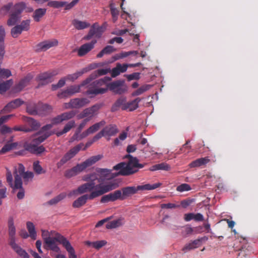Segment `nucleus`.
I'll return each instance as SVG.
<instances>
[{
	"mask_svg": "<svg viewBox=\"0 0 258 258\" xmlns=\"http://www.w3.org/2000/svg\"><path fill=\"white\" fill-rule=\"evenodd\" d=\"M75 125V122L74 120L69 121L64 126L63 130L56 133L57 137H59L70 131Z\"/></svg>",
	"mask_w": 258,
	"mask_h": 258,
	"instance_id": "obj_36",
	"label": "nucleus"
},
{
	"mask_svg": "<svg viewBox=\"0 0 258 258\" xmlns=\"http://www.w3.org/2000/svg\"><path fill=\"white\" fill-rule=\"evenodd\" d=\"M13 4L9 3L3 6L0 10V12L3 15L7 14L11 9H12Z\"/></svg>",
	"mask_w": 258,
	"mask_h": 258,
	"instance_id": "obj_62",
	"label": "nucleus"
},
{
	"mask_svg": "<svg viewBox=\"0 0 258 258\" xmlns=\"http://www.w3.org/2000/svg\"><path fill=\"white\" fill-rule=\"evenodd\" d=\"M30 20H23L20 25H18L21 30L27 31L30 29Z\"/></svg>",
	"mask_w": 258,
	"mask_h": 258,
	"instance_id": "obj_55",
	"label": "nucleus"
},
{
	"mask_svg": "<svg viewBox=\"0 0 258 258\" xmlns=\"http://www.w3.org/2000/svg\"><path fill=\"white\" fill-rule=\"evenodd\" d=\"M21 176V178L22 177L23 178L24 183L25 184H27L29 179H32L34 177V174L31 171H27L25 172L24 174H23Z\"/></svg>",
	"mask_w": 258,
	"mask_h": 258,
	"instance_id": "obj_56",
	"label": "nucleus"
},
{
	"mask_svg": "<svg viewBox=\"0 0 258 258\" xmlns=\"http://www.w3.org/2000/svg\"><path fill=\"white\" fill-rule=\"evenodd\" d=\"M117 186V184L112 182L105 184L100 183L96 184L95 183L94 189L90 191V194H85L80 197L73 202L72 206L75 208H79L84 206L88 200H93L116 188Z\"/></svg>",
	"mask_w": 258,
	"mask_h": 258,
	"instance_id": "obj_1",
	"label": "nucleus"
},
{
	"mask_svg": "<svg viewBox=\"0 0 258 258\" xmlns=\"http://www.w3.org/2000/svg\"><path fill=\"white\" fill-rule=\"evenodd\" d=\"M9 235V236H15L16 228L14 226L13 217H10L8 220Z\"/></svg>",
	"mask_w": 258,
	"mask_h": 258,
	"instance_id": "obj_47",
	"label": "nucleus"
},
{
	"mask_svg": "<svg viewBox=\"0 0 258 258\" xmlns=\"http://www.w3.org/2000/svg\"><path fill=\"white\" fill-rule=\"evenodd\" d=\"M97 179V177L95 173L85 175L83 176L82 180L87 182L79 186L77 189L70 191L68 195V197H71L75 195L83 194L93 190L95 187V181Z\"/></svg>",
	"mask_w": 258,
	"mask_h": 258,
	"instance_id": "obj_5",
	"label": "nucleus"
},
{
	"mask_svg": "<svg viewBox=\"0 0 258 258\" xmlns=\"http://www.w3.org/2000/svg\"><path fill=\"white\" fill-rule=\"evenodd\" d=\"M5 31L4 28L1 26H0V47L5 48L4 39L5 37Z\"/></svg>",
	"mask_w": 258,
	"mask_h": 258,
	"instance_id": "obj_61",
	"label": "nucleus"
},
{
	"mask_svg": "<svg viewBox=\"0 0 258 258\" xmlns=\"http://www.w3.org/2000/svg\"><path fill=\"white\" fill-rule=\"evenodd\" d=\"M53 125L51 123L43 126L37 134V137L34 139V142L36 144H40L50 136L52 133L49 130L52 127Z\"/></svg>",
	"mask_w": 258,
	"mask_h": 258,
	"instance_id": "obj_7",
	"label": "nucleus"
},
{
	"mask_svg": "<svg viewBox=\"0 0 258 258\" xmlns=\"http://www.w3.org/2000/svg\"><path fill=\"white\" fill-rule=\"evenodd\" d=\"M39 144H36L34 142V139L33 140V144L32 143H25L24 145V147L25 150L30 152L31 153H34L36 152V145H38Z\"/></svg>",
	"mask_w": 258,
	"mask_h": 258,
	"instance_id": "obj_52",
	"label": "nucleus"
},
{
	"mask_svg": "<svg viewBox=\"0 0 258 258\" xmlns=\"http://www.w3.org/2000/svg\"><path fill=\"white\" fill-rule=\"evenodd\" d=\"M109 8L112 16V21L113 23H115L118 19L119 11L116 8L115 4L112 2L110 3Z\"/></svg>",
	"mask_w": 258,
	"mask_h": 258,
	"instance_id": "obj_29",
	"label": "nucleus"
},
{
	"mask_svg": "<svg viewBox=\"0 0 258 258\" xmlns=\"http://www.w3.org/2000/svg\"><path fill=\"white\" fill-rule=\"evenodd\" d=\"M121 190H116L113 192L103 196L100 200L101 203H106L109 202H114L117 200H121Z\"/></svg>",
	"mask_w": 258,
	"mask_h": 258,
	"instance_id": "obj_15",
	"label": "nucleus"
},
{
	"mask_svg": "<svg viewBox=\"0 0 258 258\" xmlns=\"http://www.w3.org/2000/svg\"><path fill=\"white\" fill-rule=\"evenodd\" d=\"M11 76V72L8 69H0V78H7Z\"/></svg>",
	"mask_w": 258,
	"mask_h": 258,
	"instance_id": "obj_63",
	"label": "nucleus"
},
{
	"mask_svg": "<svg viewBox=\"0 0 258 258\" xmlns=\"http://www.w3.org/2000/svg\"><path fill=\"white\" fill-rule=\"evenodd\" d=\"M125 158L128 159L127 163L121 162L115 165L113 169L119 170L117 175L126 176L133 174L138 171L135 168H142L144 165L139 163V160L136 157H134L130 154L126 155Z\"/></svg>",
	"mask_w": 258,
	"mask_h": 258,
	"instance_id": "obj_3",
	"label": "nucleus"
},
{
	"mask_svg": "<svg viewBox=\"0 0 258 258\" xmlns=\"http://www.w3.org/2000/svg\"><path fill=\"white\" fill-rule=\"evenodd\" d=\"M80 86L74 85L68 87L66 89L61 90L57 94L59 98H65L69 97L76 93L80 92Z\"/></svg>",
	"mask_w": 258,
	"mask_h": 258,
	"instance_id": "obj_11",
	"label": "nucleus"
},
{
	"mask_svg": "<svg viewBox=\"0 0 258 258\" xmlns=\"http://www.w3.org/2000/svg\"><path fill=\"white\" fill-rule=\"evenodd\" d=\"M191 189L190 185L187 183H182L176 187V190L179 192L189 191Z\"/></svg>",
	"mask_w": 258,
	"mask_h": 258,
	"instance_id": "obj_60",
	"label": "nucleus"
},
{
	"mask_svg": "<svg viewBox=\"0 0 258 258\" xmlns=\"http://www.w3.org/2000/svg\"><path fill=\"white\" fill-rule=\"evenodd\" d=\"M209 161L208 157L201 158L191 162L189 165L191 168L197 167L206 165Z\"/></svg>",
	"mask_w": 258,
	"mask_h": 258,
	"instance_id": "obj_30",
	"label": "nucleus"
},
{
	"mask_svg": "<svg viewBox=\"0 0 258 258\" xmlns=\"http://www.w3.org/2000/svg\"><path fill=\"white\" fill-rule=\"evenodd\" d=\"M55 241L58 242L65 248L68 252L69 258H77L74 248L71 245L69 241L63 236L57 233L54 238L51 237L44 238V243L46 246L53 251L58 252L60 251V248L56 244Z\"/></svg>",
	"mask_w": 258,
	"mask_h": 258,
	"instance_id": "obj_2",
	"label": "nucleus"
},
{
	"mask_svg": "<svg viewBox=\"0 0 258 258\" xmlns=\"http://www.w3.org/2000/svg\"><path fill=\"white\" fill-rule=\"evenodd\" d=\"M24 120L30 126V127H26V128L30 130V132L36 130L39 127V124L36 120L31 117H26Z\"/></svg>",
	"mask_w": 258,
	"mask_h": 258,
	"instance_id": "obj_33",
	"label": "nucleus"
},
{
	"mask_svg": "<svg viewBox=\"0 0 258 258\" xmlns=\"http://www.w3.org/2000/svg\"><path fill=\"white\" fill-rule=\"evenodd\" d=\"M140 73H134L132 74L125 75L126 78L128 81L134 80H139L140 78Z\"/></svg>",
	"mask_w": 258,
	"mask_h": 258,
	"instance_id": "obj_64",
	"label": "nucleus"
},
{
	"mask_svg": "<svg viewBox=\"0 0 258 258\" xmlns=\"http://www.w3.org/2000/svg\"><path fill=\"white\" fill-rule=\"evenodd\" d=\"M98 26V25L97 23H94L91 27L89 33L92 35L94 36L95 35L97 37H100L101 36V32L100 31V28H96V27Z\"/></svg>",
	"mask_w": 258,
	"mask_h": 258,
	"instance_id": "obj_48",
	"label": "nucleus"
},
{
	"mask_svg": "<svg viewBox=\"0 0 258 258\" xmlns=\"http://www.w3.org/2000/svg\"><path fill=\"white\" fill-rule=\"evenodd\" d=\"M67 4L66 2H59L57 1H50L47 3V6L55 9L64 7Z\"/></svg>",
	"mask_w": 258,
	"mask_h": 258,
	"instance_id": "obj_49",
	"label": "nucleus"
},
{
	"mask_svg": "<svg viewBox=\"0 0 258 258\" xmlns=\"http://www.w3.org/2000/svg\"><path fill=\"white\" fill-rule=\"evenodd\" d=\"M13 189L14 190L20 189L17 195L19 199H22L24 197V190L22 187V180L21 177L18 175H15V181Z\"/></svg>",
	"mask_w": 258,
	"mask_h": 258,
	"instance_id": "obj_20",
	"label": "nucleus"
},
{
	"mask_svg": "<svg viewBox=\"0 0 258 258\" xmlns=\"http://www.w3.org/2000/svg\"><path fill=\"white\" fill-rule=\"evenodd\" d=\"M170 169V167L168 164L163 162L160 164H157L153 165L150 168V170L152 171H154L159 170L168 171Z\"/></svg>",
	"mask_w": 258,
	"mask_h": 258,
	"instance_id": "obj_37",
	"label": "nucleus"
},
{
	"mask_svg": "<svg viewBox=\"0 0 258 258\" xmlns=\"http://www.w3.org/2000/svg\"><path fill=\"white\" fill-rule=\"evenodd\" d=\"M141 101V99L140 98H137L134 100L126 102L125 105L123 107V110L128 109L130 111H133L138 108L139 103Z\"/></svg>",
	"mask_w": 258,
	"mask_h": 258,
	"instance_id": "obj_26",
	"label": "nucleus"
},
{
	"mask_svg": "<svg viewBox=\"0 0 258 258\" xmlns=\"http://www.w3.org/2000/svg\"><path fill=\"white\" fill-rule=\"evenodd\" d=\"M9 244L11 247L23 258H29L28 254L22 249L15 242V236H9Z\"/></svg>",
	"mask_w": 258,
	"mask_h": 258,
	"instance_id": "obj_12",
	"label": "nucleus"
},
{
	"mask_svg": "<svg viewBox=\"0 0 258 258\" xmlns=\"http://www.w3.org/2000/svg\"><path fill=\"white\" fill-rule=\"evenodd\" d=\"M33 170L37 174H40L45 173V171L43 169L41 165L39 164V161H35L33 163Z\"/></svg>",
	"mask_w": 258,
	"mask_h": 258,
	"instance_id": "obj_54",
	"label": "nucleus"
},
{
	"mask_svg": "<svg viewBox=\"0 0 258 258\" xmlns=\"http://www.w3.org/2000/svg\"><path fill=\"white\" fill-rule=\"evenodd\" d=\"M57 44L58 41L56 39L46 40L37 44L35 47V50L36 52L45 51Z\"/></svg>",
	"mask_w": 258,
	"mask_h": 258,
	"instance_id": "obj_10",
	"label": "nucleus"
},
{
	"mask_svg": "<svg viewBox=\"0 0 258 258\" xmlns=\"http://www.w3.org/2000/svg\"><path fill=\"white\" fill-rule=\"evenodd\" d=\"M88 70L87 68H84L82 71L77 72L74 74L69 75L66 77L67 80H69L72 81L78 79L80 76H82L83 74L87 73Z\"/></svg>",
	"mask_w": 258,
	"mask_h": 258,
	"instance_id": "obj_41",
	"label": "nucleus"
},
{
	"mask_svg": "<svg viewBox=\"0 0 258 258\" xmlns=\"http://www.w3.org/2000/svg\"><path fill=\"white\" fill-rule=\"evenodd\" d=\"M72 24L75 28L78 30L84 29L90 26V24L86 21H81L76 19L73 21Z\"/></svg>",
	"mask_w": 258,
	"mask_h": 258,
	"instance_id": "obj_34",
	"label": "nucleus"
},
{
	"mask_svg": "<svg viewBox=\"0 0 258 258\" xmlns=\"http://www.w3.org/2000/svg\"><path fill=\"white\" fill-rule=\"evenodd\" d=\"M121 225V220L117 219L108 222L106 225L107 229H113L117 228Z\"/></svg>",
	"mask_w": 258,
	"mask_h": 258,
	"instance_id": "obj_53",
	"label": "nucleus"
},
{
	"mask_svg": "<svg viewBox=\"0 0 258 258\" xmlns=\"http://www.w3.org/2000/svg\"><path fill=\"white\" fill-rule=\"evenodd\" d=\"M26 227L30 237L32 239L35 240L37 238V233L34 224L30 221H28L26 223Z\"/></svg>",
	"mask_w": 258,
	"mask_h": 258,
	"instance_id": "obj_32",
	"label": "nucleus"
},
{
	"mask_svg": "<svg viewBox=\"0 0 258 258\" xmlns=\"http://www.w3.org/2000/svg\"><path fill=\"white\" fill-rule=\"evenodd\" d=\"M11 13H12L10 15V18L7 21V24L9 26L15 25L21 18L20 15L13 12Z\"/></svg>",
	"mask_w": 258,
	"mask_h": 258,
	"instance_id": "obj_40",
	"label": "nucleus"
},
{
	"mask_svg": "<svg viewBox=\"0 0 258 258\" xmlns=\"http://www.w3.org/2000/svg\"><path fill=\"white\" fill-rule=\"evenodd\" d=\"M105 124V121L104 120H102L99 122L96 123L87 129L88 132L89 133V134H93L98 131L100 127L104 125Z\"/></svg>",
	"mask_w": 258,
	"mask_h": 258,
	"instance_id": "obj_43",
	"label": "nucleus"
},
{
	"mask_svg": "<svg viewBox=\"0 0 258 258\" xmlns=\"http://www.w3.org/2000/svg\"><path fill=\"white\" fill-rule=\"evenodd\" d=\"M106 86L107 87L106 88L88 90L86 92V94L88 95L91 94H103L109 90L115 94L121 95L126 92L127 90V87L123 80H119L112 82L108 83Z\"/></svg>",
	"mask_w": 258,
	"mask_h": 258,
	"instance_id": "obj_4",
	"label": "nucleus"
},
{
	"mask_svg": "<svg viewBox=\"0 0 258 258\" xmlns=\"http://www.w3.org/2000/svg\"><path fill=\"white\" fill-rule=\"evenodd\" d=\"M66 77L60 79L57 84L52 85V90L54 91L59 88L63 87L66 83Z\"/></svg>",
	"mask_w": 258,
	"mask_h": 258,
	"instance_id": "obj_59",
	"label": "nucleus"
},
{
	"mask_svg": "<svg viewBox=\"0 0 258 258\" xmlns=\"http://www.w3.org/2000/svg\"><path fill=\"white\" fill-rule=\"evenodd\" d=\"M32 79V76L30 75H27L26 77L22 79L19 83L15 86V90L16 92H20L22 89L27 86L30 81Z\"/></svg>",
	"mask_w": 258,
	"mask_h": 258,
	"instance_id": "obj_25",
	"label": "nucleus"
},
{
	"mask_svg": "<svg viewBox=\"0 0 258 258\" xmlns=\"http://www.w3.org/2000/svg\"><path fill=\"white\" fill-rule=\"evenodd\" d=\"M203 238L198 239L192 241V242L185 245L182 249V251L185 252L187 250H190L191 249L198 247L201 245V242Z\"/></svg>",
	"mask_w": 258,
	"mask_h": 258,
	"instance_id": "obj_28",
	"label": "nucleus"
},
{
	"mask_svg": "<svg viewBox=\"0 0 258 258\" xmlns=\"http://www.w3.org/2000/svg\"><path fill=\"white\" fill-rule=\"evenodd\" d=\"M11 32L13 37L17 38L19 35L22 33V31L20 28V27L17 25L11 29Z\"/></svg>",
	"mask_w": 258,
	"mask_h": 258,
	"instance_id": "obj_58",
	"label": "nucleus"
},
{
	"mask_svg": "<svg viewBox=\"0 0 258 258\" xmlns=\"http://www.w3.org/2000/svg\"><path fill=\"white\" fill-rule=\"evenodd\" d=\"M102 156L98 155L96 156H92L89 159L85 160L84 162L78 164L76 166L73 167L72 168L74 170L76 175L84 171L87 167L95 164L96 162L100 160Z\"/></svg>",
	"mask_w": 258,
	"mask_h": 258,
	"instance_id": "obj_6",
	"label": "nucleus"
},
{
	"mask_svg": "<svg viewBox=\"0 0 258 258\" xmlns=\"http://www.w3.org/2000/svg\"><path fill=\"white\" fill-rule=\"evenodd\" d=\"M17 143H14L11 144H7L5 145L0 150V154H3L7 152L10 151L11 150L15 148L17 146Z\"/></svg>",
	"mask_w": 258,
	"mask_h": 258,
	"instance_id": "obj_51",
	"label": "nucleus"
},
{
	"mask_svg": "<svg viewBox=\"0 0 258 258\" xmlns=\"http://www.w3.org/2000/svg\"><path fill=\"white\" fill-rule=\"evenodd\" d=\"M76 111L71 110L70 111L62 113L51 119V122L53 125H55L62 122L63 121L68 120L73 118L76 114Z\"/></svg>",
	"mask_w": 258,
	"mask_h": 258,
	"instance_id": "obj_9",
	"label": "nucleus"
},
{
	"mask_svg": "<svg viewBox=\"0 0 258 258\" xmlns=\"http://www.w3.org/2000/svg\"><path fill=\"white\" fill-rule=\"evenodd\" d=\"M13 83L12 80L11 79L0 83V94H3L8 90L12 86Z\"/></svg>",
	"mask_w": 258,
	"mask_h": 258,
	"instance_id": "obj_46",
	"label": "nucleus"
},
{
	"mask_svg": "<svg viewBox=\"0 0 258 258\" xmlns=\"http://www.w3.org/2000/svg\"><path fill=\"white\" fill-rule=\"evenodd\" d=\"M116 50L112 46L107 45L97 55L98 58L102 57L104 54H110Z\"/></svg>",
	"mask_w": 258,
	"mask_h": 258,
	"instance_id": "obj_44",
	"label": "nucleus"
},
{
	"mask_svg": "<svg viewBox=\"0 0 258 258\" xmlns=\"http://www.w3.org/2000/svg\"><path fill=\"white\" fill-rule=\"evenodd\" d=\"M101 131L104 134V137H108L114 136L118 132L116 125L114 124H109Z\"/></svg>",
	"mask_w": 258,
	"mask_h": 258,
	"instance_id": "obj_23",
	"label": "nucleus"
},
{
	"mask_svg": "<svg viewBox=\"0 0 258 258\" xmlns=\"http://www.w3.org/2000/svg\"><path fill=\"white\" fill-rule=\"evenodd\" d=\"M25 102L21 99H16L9 103H8L2 110L3 113L10 112L13 110L18 108L22 104H24Z\"/></svg>",
	"mask_w": 258,
	"mask_h": 258,
	"instance_id": "obj_13",
	"label": "nucleus"
},
{
	"mask_svg": "<svg viewBox=\"0 0 258 258\" xmlns=\"http://www.w3.org/2000/svg\"><path fill=\"white\" fill-rule=\"evenodd\" d=\"M38 103L28 102L26 103V111L30 115H36L38 114Z\"/></svg>",
	"mask_w": 258,
	"mask_h": 258,
	"instance_id": "obj_27",
	"label": "nucleus"
},
{
	"mask_svg": "<svg viewBox=\"0 0 258 258\" xmlns=\"http://www.w3.org/2000/svg\"><path fill=\"white\" fill-rule=\"evenodd\" d=\"M90 101L86 98H75L71 99V104L73 108H80L88 104Z\"/></svg>",
	"mask_w": 258,
	"mask_h": 258,
	"instance_id": "obj_24",
	"label": "nucleus"
},
{
	"mask_svg": "<svg viewBox=\"0 0 258 258\" xmlns=\"http://www.w3.org/2000/svg\"><path fill=\"white\" fill-rule=\"evenodd\" d=\"M151 85H144L140 87L136 91H134L132 93L133 96H137L143 94L144 92L149 90L151 88Z\"/></svg>",
	"mask_w": 258,
	"mask_h": 258,
	"instance_id": "obj_42",
	"label": "nucleus"
},
{
	"mask_svg": "<svg viewBox=\"0 0 258 258\" xmlns=\"http://www.w3.org/2000/svg\"><path fill=\"white\" fill-rule=\"evenodd\" d=\"M58 74V72L56 70H53L52 71L44 72L39 74L37 79L39 81H42L44 83H42L41 84L40 83L39 84V86L40 85L46 84L49 83H50L52 81L51 79L52 77L56 76Z\"/></svg>",
	"mask_w": 258,
	"mask_h": 258,
	"instance_id": "obj_14",
	"label": "nucleus"
},
{
	"mask_svg": "<svg viewBox=\"0 0 258 258\" xmlns=\"http://www.w3.org/2000/svg\"><path fill=\"white\" fill-rule=\"evenodd\" d=\"M25 8L26 5L24 3H19L15 5L13 7H12L11 12H13L21 16V14Z\"/></svg>",
	"mask_w": 258,
	"mask_h": 258,
	"instance_id": "obj_39",
	"label": "nucleus"
},
{
	"mask_svg": "<svg viewBox=\"0 0 258 258\" xmlns=\"http://www.w3.org/2000/svg\"><path fill=\"white\" fill-rule=\"evenodd\" d=\"M81 149V146L80 145H77L76 146L71 149L64 155L62 158L58 162L57 166L59 167L70 160L80 151Z\"/></svg>",
	"mask_w": 258,
	"mask_h": 258,
	"instance_id": "obj_8",
	"label": "nucleus"
},
{
	"mask_svg": "<svg viewBox=\"0 0 258 258\" xmlns=\"http://www.w3.org/2000/svg\"><path fill=\"white\" fill-rule=\"evenodd\" d=\"M126 104V98L123 97H121L118 98L114 103L112 107V110L115 111L117 108L121 106L122 108Z\"/></svg>",
	"mask_w": 258,
	"mask_h": 258,
	"instance_id": "obj_45",
	"label": "nucleus"
},
{
	"mask_svg": "<svg viewBox=\"0 0 258 258\" xmlns=\"http://www.w3.org/2000/svg\"><path fill=\"white\" fill-rule=\"evenodd\" d=\"M67 196L66 193L65 192H62L60 194L57 196L55 197V198L52 199L50 201L48 202V204L50 205H54L58 203L61 200H63L66 198Z\"/></svg>",
	"mask_w": 258,
	"mask_h": 258,
	"instance_id": "obj_50",
	"label": "nucleus"
},
{
	"mask_svg": "<svg viewBox=\"0 0 258 258\" xmlns=\"http://www.w3.org/2000/svg\"><path fill=\"white\" fill-rule=\"evenodd\" d=\"M101 105L99 104H95L91 107L86 108L80 114V118L88 117L91 118L95 113L100 108Z\"/></svg>",
	"mask_w": 258,
	"mask_h": 258,
	"instance_id": "obj_19",
	"label": "nucleus"
},
{
	"mask_svg": "<svg viewBox=\"0 0 258 258\" xmlns=\"http://www.w3.org/2000/svg\"><path fill=\"white\" fill-rule=\"evenodd\" d=\"M46 13V9L39 8L36 9L33 13L32 17L35 22H38L45 15Z\"/></svg>",
	"mask_w": 258,
	"mask_h": 258,
	"instance_id": "obj_31",
	"label": "nucleus"
},
{
	"mask_svg": "<svg viewBox=\"0 0 258 258\" xmlns=\"http://www.w3.org/2000/svg\"><path fill=\"white\" fill-rule=\"evenodd\" d=\"M138 53V52L136 51L122 52L121 53L116 54L115 57L116 59H119L120 58L126 57L131 54L136 55Z\"/></svg>",
	"mask_w": 258,
	"mask_h": 258,
	"instance_id": "obj_57",
	"label": "nucleus"
},
{
	"mask_svg": "<svg viewBox=\"0 0 258 258\" xmlns=\"http://www.w3.org/2000/svg\"><path fill=\"white\" fill-rule=\"evenodd\" d=\"M106 243L107 242L105 240L96 241L93 242L86 241L85 242V244L87 246L93 247L97 249H100L104 246Z\"/></svg>",
	"mask_w": 258,
	"mask_h": 258,
	"instance_id": "obj_35",
	"label": "nucleus"
},
{
	"mask_svg": "<svg viewBox=\"0 0 258 258\" xmlns=\"http://www.w3.org/2000/svg\"><path fill=\"white\" fill-rule=\"evenodd\" d=\"M138 191V186H126L122 188L121 190V200L136 194Z\"/></svg>",
	"mask_w": 258,
	"mask_h": 258,
	"instance_id": "obj_22",
	"label": "nucleus"
},
{
	"mask_svg": "<svg viewBox=\"0 0 258 258\" xmlns=\"http://www.w3.org/2000/svg\"><path fill=\"white\" fill-rule=\"evenodd\" d=\"M97 41L92 40L91 42L85 43L82 45L78 51V54L80 56H83L89 52L94 47V45Z\"/></svg>",
	"mask_w": 258,
	"mask_h": 258,
	"instance_id": "obj_18",
	"label": "nucleus"
},
{
	"mask_svg": "<svg viewBox=\"0 0 258 258\" xmlns=\"http://www.w3.org/2000/svg\"><path fill=\"white\" fill-rule=\"evenodd\" d=\"M161 185V183L158 182L153 184H146L145 185H138L137 186L138 190H149L155 189L160 186Z\"/></svg>",
	"mask_w": 258,
	"mask_h": 258,
	"instance_id": "obj_38",
	"label": "nucleus"
},
{
	"mask_svg": "<svg viewBox=\"0 0 258 258\" xmlns=\"http://www.w3.org/2000/svg\"><path fill=\"white\" fill-rule=\"evenodd\" d=\"M110 69H98L93 72L89 77L84 82L82 85L89 83L92 80L95 79L98 76H102L110 73Z\"/></svg>",
	"mask_w": 258,
	"mask_h": 258,
	"instance_id": "obj_16",
	"label": "nucleus"
},
{
	"mask_svg": "<svg viewBox=\"0 0 258 258\" xmlns=\"http://www.w3.org/2000/svg\"><path fill=\"white\" fill-rule=\"evenodd\" d=\"M52 107L47 104H44L41 102H38V110L37 115L40 116H45L52 111Z\"/></svg>",
	"mask_w": 258,
	"mask_h": 258,
	"instance_id": "obj_21",
	"label": "nucleus"
},
{
	"mask_svg": "<svg viewBox=\"0 0 258 258\" xmlns=\"http://www.w3.org/2000/svg\"><path fill=\"white\" fill-rule=\"evenodd\" d=\"M111 170L107 168H99L97 170V172L100 175V177L99 179H98L97 175L96 174L97 177V180H98V181L100 182L101 179H110L118 175H117V173H116L115 175H113V174H111ZM95 180H96V179Z\"/></svg>",
	"mask_w": 258,
	"mask_h": 258,
	"instance_id": "obj_17",
	"label": "nucleus"
}]
</instances>
